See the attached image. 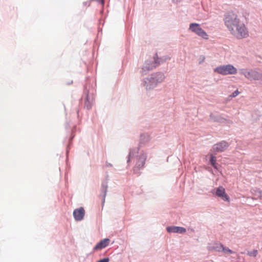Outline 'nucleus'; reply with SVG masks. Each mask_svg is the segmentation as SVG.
I'll list each match as a JSON object with an SVG mask.
<instances>
[{
	"mask_svg": "<svg viewBox=\"0 0 262 262\" xmlns=\"http://www.w3.org/2000/svg\"><path fill=\"white\" fill-rule=\"evenodd\" d=\"M85 211L83 208L80 207L74 210L73 215L75 220L79 221L83 219Z\"/></svg>",
	"mask_w": 262,
	"mask_h": 262,
	"instance_id": "nucleus-10",
	"label": "nucleus"
},
{
	"mask_svg": "<svg viewBox=\"0 0 262 262\" xmlns=\"http://www.w3.org/2000/svg\"><path fill=\"white\" fill-rule=\"evenodd\" d=\"M189 29L203 39H207L208 38L207 33L201 27L200 24L195 23H191Z\"/></svg>",
	"mask_w": 262,
	"mask_h": 262,
	"instance_id": "nucleus-4",
	"label": "nucleus"
},
{
	"mask_svg": "<svg viewBox=\"0 0 262 262\" xmlns=\"http://www.w3.org/2000/svg\"><path fill=\"white\" fill-rule=\"evenodd\" d=\"M240 93V92L238 91V90H236L235 91L234 93H233L231 95H230L229 97L230 98V99H232V98H234L236 96H237Z\"/></svg>",
	"mask_w": 262,
	"mask_h": 262,
	"instance_id": "nucleus-18",
	"label": "nucleus"
},
{
	"mask_svg": "<svg viewBox=\"0 0 262 262\" xmlns=\"http://www.w3.org/2000/svg\"><path fill=\"white\" fill-rule=\"evenodd\" d=\"M199 59H200L199 64H201L202 63H203L204 61V60L205 59V57L203 55H200V57H199Z\"/></svg>",
	"mask_w": 262,
	"mask_h": 262,
	"instance_id": "nucleus-22",
	"label": "nucleus"
},
{
	"mask_svg": "<svg viewBox=\"0 0 262 262\" xmlns=\"http://www.w3.org/2000/svg\"><path fill=\"white\" fill-rule=\"evenodd\" d=\"M223 245L221 243H217L212 248L213 250L217 252H221L223 249Z\"/></svg>",
	"mask_w": 262,
	"mask_h": 262,
	"instance_id": "nucleus-14",
	"label": "nucleus"
},
{
	"mask_svg": "<svg viewBox=\"0 0 262 262\" xmlns=\"http://www.w3.org/2000/svg\"><path fill=\"white\" fill-rule=\"evenodd\" d=\"M257 193H258V194H257L258 197L259 199H262V191H259L257 192Z\"/></svg>",
	"mask_w": 262,
	"mask_h": 262,
	"instance_id": "nucleus-25",
	"label": "nucleus"
},
{
	"mask_svg": "<svg viewBox=\"0 0 262 262\" xmlns=\"http://www.w3.org/2000/svg\"><path fill=\"white\" fill-rule=\"evenodd\" d=\"M156 83H148L147 84L145 85V86L146 87V89H150L151 86L152 87L155 86Z\"/></svg>",
	"mask_w": 262,
	"mask_h": 262,
	"instance_id": "nucleus-21",
	"label": "nucleus"
},
{
	"mask_svg": "<svg viewBox=\"0 0 262 262\" xmlns=\"http://www.w3.org/2000/svg\"><path fill=\"white\" fill-rule=\"evenodd\" d=\"M215 194L225 201L228 202L230 201V198L226 193L225 189L223 186H219L216 189Z\"/></svg>",
	"mask_w": 262,
	"mask_h": 262,
	"instance_id": "nucleus-8",
	"label": "nucleus"
},
{
	"mask_svg": "<svg viewBox=\"0 0 262 262\" xmlns=\"http://www.w3.org/2000/svg\"><path fill=\"white\" fill-rule=\"evenodd\" d=\"M228 146V143L223 141L214 144L212 147V151L215 153L223 152Z\"/></svg>",
	"mask_w": 262,
	"mask_h": 262,
	"instance_id": "nucleus-7",
	"label": "nucleus"
},
{
	"mask_svg": "<svg viewBox=\"0 0 262 262\" xmlns=\"http://www.w3.org/2000/svg\"><path fill=\"white\" fill-rule=\"evenodd\" d=\"M236 32L242 38H246L248 36L247 29L244 24L241 22L234 28V32H231L232 34H235Z\"/></svg>",
	"mask_w": 262,
	"mask_h": 262,
	"instance_id": "nucleus-6",
	"label": "nucleus"
},
{
	"mask_svg": "<svg viewBox=\"0 0 262 262\" xmlns=\"http://www.w3.org/2000/svg\"><path fill=\"white\" fill-rule=\"evenodd\" d=\"M91 2L92 1L91 0L84 2L83 3V5L84 6H88V7H89L91 5Z\"/></svg>",
	"mask_w": 262,
	"mask_h": 262,
	"instance_id": "nucleus-23",
	"label": "nucleus"
},
{
	"mask_svg": "<svg viewBox=\"0 0 262 262\" xmlns=\"http://www.w3.org/2000/svg\"><path fill=\"white\" fill-rule=\"evenodd\" d=\"M216 161V157H214V156H213L212 155H211L210 162L211 165H212V166L215 168H217Z\"/></svg>",
	"mask_w": 262,
	"mask_h": 262,
	"instance_id": "nucleus-13",
	"label": "nucleus"
},
{
	"mask_svg": "<svg viewBox=\"0 0 262 262\" xmlns=\"http://www.w3.org/2000/svg\"><path fill=\"white\" fill-rule=\"evenodd\" d=\"M167 231L168 232H173V233H183L186 231L185 228L181 227H177V226H169L167 227Z\"/></svg>",
	"mask_w": 262,
	"mask_h": 262,
	"instance_id": "nucleus-11",
	"label": "nucleus"
},
{
	"mask_svg": "<svg viewBox=\"0 0 262 262\" xmlns=\"http://www.w3.org/2000/svg\"><path fill=\"white\" fill-rule=\"evenodd\" d=\"M159 58L158 57V53H156L154 56H153V60L156 63H158V62L159 61Z\"/></svg>",
	"mask_w": 262,
	"mask_h": 262,
	"instance_id": "nucleus-19",
	"label": "nucleus"
},
{
	"mask_svg": "<svg viewBox=\"0 0 262 262\" xmlns=\"http://www.w3.org/2000/svg\"><path fill=\"white\" fill-rule=\"evenodd\" d=\"M101 189H102V190L104 192V197H105V194H106V189H107L106 185L105 184H102L101 185Z\"/></svg>",
	"mask_w": 262,
	"mask_h": 262,
	"instance_id": "nucleus-20",
	"label": "nucleus"
},
{
	"mask_svg": "<svg viewBox=\"0 0 262 262\" xmlns=\"http://www.w3.org/2000/svg\"><path fill=\"white\" fill-rule=\"evenodd\" d=\"M258 254V251L257 250H254L252 251H249L247 253V254L250 256L256 257Z\"/></svg>",
	"mask_w": 262,
	"mask_h": 262,
	"instance_id": "nucleus-16",
	"label": "nucleus"
},
{
	"mask_svg": "<svg viewBox=\"0 0 262 262\" xmlns=\"http://www.w3.org/2000/svg\"><path fill=\"white\" fill-rule=\"evenodd\" d=\"M109 260L110 259L108 258H105L99 260L97 262H109Z\"/></svg>",
	"mask_w": 262,
	"mask_h": 262,
	"instance_id": "nucleus-24",
	"label": "nucleus"
},
{
	"mask_svg": "<svg viewBox=\"0 0 262 262\" xmlns=\"http://www.w3.org/2000/svg\"><path fill=\"white\" fill-rule=\"evenodd\" d=\"M221 120H222V119H219L217 120H216V121H221Z\"/></svg>",
	"mask_w": 262,
	"mask_h": 262,
	"instance_id": "nucleus-26",
	"label": "nucleus"
},
{
	"mask_svg": "<svg viewBox=\"0 0 262 262\" xmlns=\"http://www.w3.org/2000/svg\"><path fill=\"white\" fill-rule=\"evenodd\" d=\"M224 21L225 25L231 32H234V28L241 23L237 15L232 12L225 15Z\"/></svg>",
	"mask_w": 262,
	"mask_h": 262,
	"instance_id": "nucleus-2",
	"label": "nucleus"
},
{
	"mask_svg": "<svg viewBox=\"0 0 262 262\" xmlns=\"http://www.w3.org/2000/svg\"><path fill=\"white\" fill-rule=\"evenodd\" d=\"M164 74L162 72H155L145 78L143 82H162L165 78Z\"/></svg>",
	"mask_w": 262,
	"mask_h": 262,
	"instance_id": "nucleus-5",
	"label": "nucleus"
},
{
	"mask_svg": "<svg viewBox=\"0 0 262 262\" xmlns=\"http://www.w3.org/2000/svg\"><path fill=\"white\" fill-rule=\"evenodd\" d=\"M158 63H156L152 59H149L145 61L142 67L144 72L150 71L156 68Z\"/></svg>",
	"mask_w": 262,
	"mask_h": 262,
	"instance_id": "nucleus-9",
	"label": "nucleus"
},
{
	"mask_svg": "<svg viewBox=\"0 0 262 262\" xmlns=\"http://www.w3.org/2000/svg\"><path fill=\"white\" fill-rule=\"evenodd\" d=\"M172 1L174 2V0H172Z\"/></svg>",
	"mask_w": 262,
	"mask_h": 262,
	"instance_id": "nucleus-27",
	"label": "nucleus"
},
{
	"mask_svg": "<svg viewBox=\"0 0 262 262\" xmlns=\"http://www.w3.org/2000/svg\"><path fill=\"white\" fill-rule=\"evenodd\" d=\"M170 57L168 55L163 56L162 57H160L159 61L158 62V64H162L165 62L167 60L169 59Z\"/></svg>",
	"mask_w": 262,
	"mask_h": 262,
	"instance_id": "nucleus-15",
	"label": "nucleus"
},
{
	"mask_svg": "<svg viewBox=\"0 0 262 262\" xmlns=\"http://www.w3.org/2000/svg\"><path fill=\"white\" fill-rule=\"evenodd\" d=\"M240 74L250 80H262V70L259 68L252 70L242 69Z\"/></svg>",
	"mask_w": 262,
	"mask_h": 262,
	"instance_id": "nucleus-1",
	"label": "nucleus"
},
{
	"mask_svg": "<svg viewBox=\"0 0 262 262\" xmlns=\"http://www.w3.org/2000/svg\"><path fill=\"white\" fill-rule=\"evenodd\" d=\"M222 251L224 252L225 253L232 254L233 253V252L230 249H229L228 248L224 247L223 246Z\"/></svg>",
	"mask_w": 262,
	"mask_h": 262,
	"instance_id": "nucleus-17",
	"label": "nucleus"
},
{
	"mask_svg": "<svg viewBox=\"0 0 262 262\" xmlns=\"http://www.w3.org/2000/svg\"><path fill=\"white\" fill-rule=\"evenodd\" d=\"M110 239L108 238H104L99 242L94 247L95 250H100L106 247L109 244Z\"/></svg>",
	"mask_w": 262,
	"mask_h": 262,
	"instance_id": "nucleus-12",
	"label": "nucleus"
},
{
	"mask_svg": "<svg viewBox=\"0 0 262 262\" xmlns=\"http://www.w3.org/2000/svg\"><path fill=\"white\" fill-rule=\"evenodd\" d=\"M236 69L230 64L220 66L214 69V72L223 75L234 74L236 73Z\"/></svg>",
	"mask_w": 262,
	"mask_h": 262,
	"instance_id": "nucleus-3",
	"label": "nucleus"
}]
</instances>
